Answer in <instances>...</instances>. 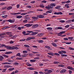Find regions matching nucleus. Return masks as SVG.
Masks as SVG:
<instances>
[{
	"label": "nucleus",
	"instance_id": "obj_58",
	"mask_svg": "<svg viewBox=\"0 0 74 74\" xmlns=\"http://www.w3.org/2000/svg\"><path fill=\"white\" fill-rule=\"evenodd\" d=\"M36 10L38 11H43V10H42V9H37Z\"/></svg>",
	"mask_w": 74,
	"mask_h": 74
},
{
	"label": "nucleus",
	"instance_id": "obj_41",
	"mask_svg": "<svg viewBox=\"0 0 74 74\" xmlns=\"http://www.w3.org/2000/svg\"><path fill=\"white\" fill-rule=\"evenodd\" d=\"M29 61L30 62H32V63H33V62H36V60H29Z\"/></svg>",
	"mask_w": 74,
	"mask_h": 74
},
{
	"label": "nucleus",
	"instance_id": "obj_15",
	"mask_svg": "<svg viewBox=\"0 0 74 74\" xmlns=\"http://www.w3.org/2000/svg\"><path fill=\"white\" fill-rule=\"evenodd\" d=\"M12 8V7L11 6H10L8 7L7 8V10H11Z\"/></svg>",
	"mask_w": 74,
	"mask_h": 74
},
{
	"label": "nucleus",
	"instance_id": "obj_36",
	"mask_svg": "<svg viewBox=\"0 0 74 74\" xmlns=\"http://www.w3.org/2000/svg\"><path fill=\"white\" fill-rule=\"evenodd\" d=\"M47 54H48V55H51V56H53V53H47Z\"/></svg>",
	"mask_w": 74,
	"mask_h": 74
},
{
	"label": "nucleus",
	"instance_id": "obj_5",
	"mask_svg": "<svg viewBox=\"0 0 74 74\" xmlns=\"http://www.w3.org/2000/svg\"><path fill=\"white\" fill-rule=\"evenodd\" d=\"M37 17L39 18H44V16L42 15H40L37 16Z\"/></svg>",
	"mask_w": 74,
	"mask_h": 74
},
{
	"label": "nucleus",
	"instance_id": "obj_12",
	"mask_svg": "<svg viewBox=\"0 0 74 74\" xmlns=\"http://www.w3.org/2000/svg\"><path fill=\"white\" fill-rule=\"evenodd\" d=\"M6 21H7V22H10V23H14V21H12V20H11V19L8 20H7Z\"/></svg>",
	"mask_w": 74,
	"mask_h": 74
},
{
	"label": "nucleus",
	"instance_id": "obj_21",
	"mask_svg": "<svg viewBox=\"0 0 74 74\" xmlns=\"http://www.w3.org/2000/svg\"><path fill=\"white\" fill-rule=\"evenodd\" d=\"M65 7L66 8H69V5L67 4H66L64 5Z\"/></svg>",
	"mask_w": 74,
	"mask_h": 74
},
{
	"label": "nucleus",
	"instance_id": "obj_37",
	"mask_svg": "<svg viewBox=\"0 0 74 74\" xmlns=\"http://www.w3.org/2000/svg\"><path fill=\"white\" fill-rule=\"evenodd\" d=\"M27 14V13H23L21 14L20 15H26Z\"/></svg>",
	"mask_w": 74,
	"mask_h": 74
},
{
	"label": "nucleus",
	"instance_id": "obj_13",
	"mask_svg": "<svg viewBox=\"0 0 74 74\" xmlns=\"http://www.w3.org/2000/svg\"><path fill=\"white\" fill-rule=\"evenodd\" d=\"M51 44L52 45L53 47H57V45L56 44H55V43H54V42L51 43Z\"/></svg>",
	"mask_w": 74,
	"mask_h": 74
},
{
	"label": "nucleus",
	"instance_id": "obj_30",
	"mask_svg": "<svg viewBox=\"0 0 74 74\" xmlns=\"http://www.w3.org/2000/svg\"><path fill=\"white\" fill-rule=\"evenodd\" d=\"M47 30H52V28L50 27H48L47 28Z\"/></svg>",
	"mask_w": 74,
	"mask_h": 74
},
{
	"label": "nucleus",
	"instance_id": "obj_61",
	"mask_svg": "<svg viewBox=\"0 0 74 74\" xmlns=\"http://www.w3.org/2000/svg\"><path fill=\"white\" fill-rule=\"evenodd\" d=\"M46 13H52V12L51 11H48L46 12Z\"/></svg>",
	"mask_w": 74,
	"mask_h": 74
},
{
	"label": "nucleus",
	"instance_id": "obj_53",
	"mask_svg": "<svg viewBox=\"0 0 74 74\" xmlns=\"http://www.w3.org/2000/svg\"><path fill=\"white\" fill-rule=\"evenodd\" d=\"M65 44H71V42H66Z\"/></svg>",
	"mask_w": 74,
	"mask_h": 74
},
{
	"label": "nucleus",
	"instance_id": "obj_42",
	"mask_svg": "<svg viewBox=\"0 0 74 74\" xmlns=\"http://www.w3.org/2000/svg\"><path fill=\"white\" fill-rule=\"evenodd\" d=\"M26 40V39H22L19 40L20 41H25Z\"/></svg>",
	"mask_w": 74,
	"mask_h": 74
},
{
	"label": "nucleus",
	"instance_id": "obj_38",
	"mask_svg": "<svg viewBox=\"0 0 74 74\" xmlns=\"http://www.w3.org/2000/svg\"><path fill=\"white\" fill-rule=\"evenodd\" d=\"M54 55H56V56H60V54H59L58 53H54Z\"/></svg>",
	"mask_w": 74,
	"mask_h": 74
},
{
	"label": "nucleus",
	"instance_id": "obj_22",
	"mask_svg": "<svg viewBox=\"0 0 74 74\" xmlns=\"http://www.w3.org/2000/svg\"><path fill=\"white\" fill-rule=\"evenodd\" d=\"M10 67V65H5L4 66V68H8Z\"/></svg>",
	"mask_w": 74,
	"mask_h": 74
},
{
	"label": "nucleus",
	"instance_id": "obj_1",
	"mask_svg": "<svg viewBox=\"0 0 74 74\" xmlns=\"http://www.w3.org/2000/svg\"><path fill=\"white\" fill-rule=\"evenodd\" d=\"M5 48H6L7 49H18V48L17 47L13 46L12 47L10 46H5Z\"/></svg>",
	"mask_w": 74,
	"mask_h": 74
},
{
	"label": "nucleus",
	"instance_id": "obj_3",
	"mask_svg": "<svg viewBox=\"0 0 74 74\" xmlns=\"http://www.w3.org/2000/svg\"><path fill=\"white\" fill-rule=\"evenodd\" d=\"M32 25H33V24H25L24 25V26H26L27 27H31Z\"/></svg>",
	"mask_w": 74,
	"mask_h": 74
},
{
	"label": "nucleus",
	"instance_id": "obj_52",
	"mask_svg": "<svg viewBox=\"0 0 74 74\" xmlns=\"http://www.w3.org/2000/svg\"><path fill=\"white\" fill-rule=\"evenodd\" d=\"M69 49L70 50H74V49L71 47H69Z\"/></svg>",
	"mask_w": 74,
	"mask_h": 74
},
{
	"label": "nucleus",
	"instance_id": "obj_63",
	"mask_svg": "<svg viewBox=\"0 0 74 74\" xmlns=\"http://www.w3.org/2000/svg\"><path fill=\"white\" fill-rule=\"evenodd\" d=\"M73 37H68V39H69V40H73Z\"/></svg>",
	"mask_w": 74,
	"mask_h": 74
},
{
	"label": "nucleus",
	"instance_id": "obj_56",
	"mask_svg": "<svg viewBox=\"0 0 74 74\" xmlns=\"http://www.w3.org/2000/svg\"><path fill=\"white\" fill-rule=\"evenodd\" d=\"M27 22V19H25V20H24L23 21V23H26V22Z\"/></svg>",
	"mask_w": 74,
	"mask_h": 74
},
{
	"label": "nucleus",
	"instance_id": "obj_40",
	"mask_svg": "<svg viewBox=\"0 0 74 74\" xmlns=\"http://www.w3.org/2000/svg\"><path fill=\"white\" fill-rule=\"evenodd\" d=\"M16 60H23V58H16Z\"/></svg>",
	"mask_w": 74,
	"mask_h": 74
},
{
	"label": "nucleus",
	"instance_id": "obj_60",
	"mask_svg": "<svg viewBox=\"0 0 74 74\" xmlns=\"http://www.w3.org/2000/svg\"><path fill=\"white\" fill-rule=\"evenodd\" d=\"M24 11H25V10H20L19 11V12H24Z\"/></svg>",
	"mask_w": 74,
	"mask_h": 74
},
{
	"label": "nucleus",
	"instance_id": "obj_62",
	"mask_svg": "<svg viewBox=\"0 0 74 74\" xmlns=\"http://www.w3.org/2000/svg\"><path fill=\"white\" fill-rule=\"evenodd\" d=\"M5 5V3H0V5Z\"/></svg>",
	"mask_w": 74,
	"mask_h": 74
},
{
	"label": "nucleus",
	"instance_id": "obj_46",
	"mask_svg": "<svg viewBox=\"0 0 74 74\" xmlns=\"http://www.w3.org/2000/svg\"><path fill=\"white\" fill-rule=\"evenodd\" d=\"M31 40V38H28L27 39H26V41H29Z\"/></svg>",
	"mask_w": 74,
	"mask_h": 74
},
{
	"label": "nucleus",
	"instance_id": "obj_10",
	"mask_svg": "<svg viewBox=\"0 0 74 74\" xmlns=\"http://www.w3.org/2000/svg\"><path fill=\"white\" fill-rule=\"evenodd\" d=\"M27 56V54H23L21 56V58H25V57H26V56Z\"/></svg>",
	"mask_w": 74,
	"mask_h": 74
},
{
	"label": "nucleus",
	"instance_id": "obj_11",
	"mask_svg": "<svg viewBox=\"0 0 74 74\" xmlns=\"http://www.w3.org/2000/svg\"><path fill=\"white\" fill-rule=\"evenodd\" d=\"M37 41L38 42V43H43L44 42V41L42 40H37Z\"/></svg>",
	"mask_w": 74,
	"mask_h": 74
},
{
	"label": "nucleus",
	"instance_id": "obj_18",
	"mask_svg": "<svg viewBox=\"0 0 74 74\" xmlns=\"http://www.w3.org/2000/svg\"><path fill=\"white\" fill-rule=\"evenodd\" d=\"M8 28H10V27L5 26V27H3L2 28V30H4V29H8Z\"/></svg>",
	"mask_w": 74,
	"mask_h": 74
},
{
	"label": "nucleus",
	"instance_id": "obj_47",
	"mask_svg": "<svg viewBox=\"0 0 74 74\" xmlns=\"http://www.w3.org/2000/svg\"><path fill=\"white\" fill-rule=\"evenodd\" d=\"M40 8H44L45 7V6L41 5H40Z\"/></svg>",
	"mask_w": 74,
	"mask_h": 74
},
{
	"label": "nucleus",
	"instance_id": "obj_39",
	"mask_svg": "<svg viewBox=\"0 0 74 74\" xmlns=\"http://www.w3.org/2000/svg\"><path fill=\"white\" fill-rule=\"evenodd\" d=\"M13 64L14 65H18L19 64V63H17V62H14L13 63Z\"/></svg>",
	"mask_w": 74,
	"mask_h": 74
},
{
	"label": "nucleus",
	"instance_id": "obj_4",
	"mask_svg": "<svg viewBox=\"0 0 74 74\" xmlns=\"http://www.w3.org/2000/svg\"><path fill=\"white\" fill-rule=\"evenodd\" d=\"M54 14H55V15H59V14L60 15H62V14H63V13L61 12H54Z\"/></svg>",
	"mask_w": 74,
	"mask_h": 74
},
{
	"label": "nucleus",
	"instance_id": "obj_51",
	"mask_svg": "<svg viewBox=\"0 0 74 74\" xmlns=\"http://www.w3.org/2000/svg\"><path fill=\"white\" fill-rule=\"evenodd\" d=\"M63 39L65 41L68 40H69V39L67 38H64Z\"/></svg>",
	"mask_w": 74,
	"mask_h": 74
},
{
	"label": "nucleus",
	"instance_id": "obj_49",
	"mask_svg": "<svg viewBox=\"0 0 74 74\" xmlns=\"http://www.w3.org/2000/svg\"><path fill=\"white\" fill-rule=\"evenodd\" d=\"M28 69L30 70H34V68H29Z\"/></svg>",
	"mask_w": 74,
	"mask_h": 74
},
{
	"label": "nucleus",
	"instance_id": "obj_31",
	"mask_svg": "<svg viewBox=\"0 0 74 74\" xmlns=\"http://www.w3.org/2000/svg\"><path fill=\"white\" fill-rule=\"evenodd\" d=\"M52 71L51 70H48L47 71V73H48L49 74V73H52Z\"/></svg>",
	"mask_w": 74,
	"mask_h": 74
},
{
	"label": "nucleus",
	"instance_id": "obj_28",
	"mask_svg": "<svg viewBox=\"0 0 74 74\" xmlns=\"http://www.w3.org/2000/svg\"><path fill=\"white\" fill-rule=\"evenodd\" d=\"M43 35V34L40 33L37 35L38 36H39V37H41Z\"/></svg>",
	"mask_w": 74,
	"mask_h": 74
},
{
	"label": "nucleus",
	"instance_id": "obj_44",
	"mask_svg": "<svg viewBox=\"0 0 74 74\" xmlns=\"http://www.w3.org/2000/svg\"><path fill=\"white\" fill-rule=\"evenodd\" d=\"M3 56H4V57H5V58H8L9 57L8 56L5 55H3Z\"/></svg>",
	"mask_w": 74,
	"mask_h": 74
},
{
	"label": "nucleus",
	"instance_id": "obj_59",
	"mask_svg": "<svg viewBox=\"0 0 74 74\" xmlns=\"http://www.w3.org/2000/svg\"><path fill=\"white\" fill-rule=\"evenodd\" d=\"M69 74H71L72 73V71L70 70H69L68 71Z\"/></svg>",
	"mask_w": 74,
	"mask_h": 74
},
{
	"label": "nucleus",
	"instance_id": "obj_50",
	"mask_svg": "<svg viewBox=\"0 0 74 74\" xmlns=\"http://www.w3.org/2000/svg\"><path fill=\"white\" fill-rule=\"evenodd\" d=\"M61 56H64V57H66V56H67V55L66 54H61Z\"/></svg>",
	"mask_w": 74,
	"mask_h": 74
},
{
	"label": "nucleus",
	"instance_id": "obj_45",
	"mask_svg": "<svg viewBox=\"0 0 74 74\" xmlns=\"http://www.w3.org/2000/svg\"><path fill=\"white\" fill-rule=\"evenodd\" d=\"M45 47L46 48H47V49H50V47H49V46H45Z\"/></svg>",
	"mask_w": 74,
	"mask_h": 74
},
{
	"label": "nucleus",
	"instance_id": "obj_16",
	"mask_svg": "<svg viewBox=\"0 0 74 74\" xmlns=\"http://www.w3.org/2000/svg\"><path fill=\"white\" fill-rule=\"evenodd\" d=\"M38 32H32L31 35H35V34H37Z\"/></svg>",
	"mask_w": 74,
	"mask_h": 74
},
{
	"label": "nucleus",
	"instance_id": "obj_19",
	"mask_svg": "<svg viewBox=\"0 0 74 74\" xmlns=\"http://www.w3.org/2000/svg\"><path fill=\"white\" fill-rule=\"evenodd\" d=\"M14 68H10L8 70L9 71H11L13 70H14Z\"/></svg>",
	"mask_w": 74,
	"mask_h": 74
},
{
	"label": "nucleus",
	"instance_id": "obj_17",
	"mask_svg": "<svg viewBox=\"0 0 74 74\" xmlns=\"http://www.w3.org/2000/svg\"><path fill=\"white\" fill-rule=\"evenodd\" d=\"M12 53V52L11 51L7 52L5 53V54L6 55H8V54H10V53Z\"/></svg>",
	"mask_w": 74,
	"mask_h": 74
},
{
	"label": "nucleus",
	"instance_id": "obj_2",
	"mask_svg": "<svg viewBox=\"0 0 74 74\" xmlns=\"http://www.w3.org/2000/svg\"><path fill=\"white\" fill-rule=\"evenodd\" d=\"M38 27V25L37 24H35L33 25L32 26V29H36V28H37V27Z\"/></svg>",
	"mask_w": 74,
	"mask_h": 74
},
{
	"label": "nucleus",
	"instance_id": "obj_14",
	"mask_svg": "<svg viewBox=\"0 0 74 74\" xmlns=\"http://www.w3.org/2000/svg\"><path fill=\"white\" fill-rule=\"evenodd\" d=\"M4 47L5 48V47H6V45L5 44H2L1 45V46H0V48H1Z\"/></svg>",
	"mask_w": 74,
	"mask_h": 74
},
{
	"label": "nucleus",
	"instance_id": "obj_24",
	"mask_svg": "<svg viewBox=\"0 0 74 74\" xmlns=\"http://www.w3.org/2000/svg\"><path fill=\"white\" fill-rule=\"evenodd\" d=\"M32 18L33 19H38V18L35 16L32 17Z\"/></svg>",
	"mask_w": 74,
	"mask_h": 74
},
{
	"label": "nucleus",
	"instance_id": "obj_32",
	"mask_svg": "<svg viewBox=\"0 0 74 74\" xmlns=\"http://www.w3.org/2000/svg\"><path fill=\"white\" fill-rule=\"evenodd\" d=\"M58 53H59V54H60L61 55L62 54H63V50L58 51Z\"/></svg>",
	"mask_w": 74,
	"mask_h": 74
},
{
	"label": "nucleus",
	"instance_id": "obj_26",
	"mask_svg": "<svg viewBox=\"0 0 74 74\" xmlns=\"http://www.w3.org/2000/svg\"><path fill=\"white\" fill-rule=\"evenodd\" d=\"M16 56H19V57H21V53H18L16 54Z\"/></svg>",
	"mask_w": 74,
	"mask_h": 74
},
{
	"label": "nucleus",
	"instance_id": "obj_43",
	"mask_svg": "<svg viewBox=\"0 0 74 74\" xmlns=\"http://www.w3.org/2000/svg\"><path fill=\"white\" fill-rule=\"evenodd\" d=\"M64 66V65L62 64L59 65H58L59 67H63Z\"/></svg>",
	"mask_w": 74,
	"mask_h": 74
},
{
	"label": "nucleus",
	"instance_id": "obj_9",
	"mask_svg": "<svg viewBox=\"0 0 74 74\" xmlns=\"http://www.w3.org/2000/svg\"><path fill=\"white\" fill-rule=\"evenodd\" d=\"M2 64H4V65H5V64H11V63H9L8 62H3L1 63Z\"/></svg>",
	"mask_w": 74,
	"mask_h": 74
},
{
	"label": "nucleus",
	"instance_id": "obj_29",
	"mask_svg": "<svg viewBox=\"0 0 74 74\" xmlns=\"http://www.w3.org/2000/svg\"><path fill=\"white\" fill-rule=\"evenodd\" d=\"M50 5L52 7H55V6H56V5H55L54 3H51Z\"/></svg>",
	"mask_w": 74,
	"mask_h": 74
},
{
	"label": "nucleus",
	"instance_id": "obj_35",
	"mask_svg": "<svg viewBox=\"0 0 74 74\" xmlns=\"http://www.w3.org/2000/svg\"><path fill=\"white\" fill-rule=\"evenodd\" d=\"M61 6H56L55 8H56V9H59V8H60Z\"/></svg>",
	"mask_w": 74,
	"mask_h": 74
},
{
	"label": "nucleus",
	"instance_id": "obj_54",
	"mask_svg": "<svg viewBox=\"0 0 74 74\" xmlns=\"http://www.w3.org/2000/svg\"><path fill=\"white\" fill-rule=\"evenodd\" d=\"M53 63L54 64H58V63H59V62H57V61H54L53 62Z\"/></svg>",
	"mask_w": 74,
	"mask_h": 74
},
{
	"label": "nucleus",
	"instance_id": "obj_6",
	"mask_svg": "<svg viewBox=\"0 0 74 74\" xmlns=\"http://www.w3.org/2000/svg\"><path fill=\"white\" fill-rule=\"evenodd\" d=\"M66 72V70L65 69H63L60 72V73H64Z\"/></svg>",
	"mask_w": 74,
	"mask_h": 74
},
{
	"label": "nucleus",
	"instance_id": "obj_55",
	"mask_svg": "<svg viewBox=\"0 0 74 74\" xmlns=\"http://www.w3.org/2000/svg\"><path fill=\"white\" fill-rule=\"evenodd\" d=\"M60 22H61V23H64L65 22V21L64 20H60Z\"/></svg>",
	"mask_w": 74,
	"mask_h": 74
},
{
	"label": "nucleus",
	"instance_id": "obj_25",
	"mask_svg": "<svg viewBox=\"0 0 74 74\" xmlns=\"http://www.w3.org/2000/svg\"><path fill=\"white\" fill-rule=\"evenodd\" d=\"M4 59V57L2 56H0V61H2V60Z\"/></svg>",
	"mask_w": 74,
	"mask_h": 74
},
{
	"label": "nucleus",
	"instance_id": "obj_20",
	"mask_svg": "<svg viewBox=\"0 0 74 74\" xmlns=\"http://www.w3.org/2000/svg\"><path fill=\"white\" fill-rule=\"evenodd\" d=\"M22 18V16L21 15H18L16 16V18H18V19H19L20 18Z\"/></svg>",
	"mask_w": 74,
	"mask_h": 74
},
{
	"label": "nucleus",
	"instance_id": "obj_57",
	"mask_svg": "<svg viewBox=\"0 0 74 74\" xmlns=\"http://www.w3.org/2000/svg\"><path fill=\"white\" fill-rule=\"evenodd\" d=\"M41 3H47V1L44 0L41 1Z\"/></svg>",
	"mask_w": 74,
	"mask_h": 74
},
{
	"label": "nucleus",
	"instance_id": "obj_64",
	"mask_svg": "<svg viewBox=\"0 0 74 74\" xmlns=\"http://www.w3.org/2000/svg\"><path fill=\"white\" fill-rule=\"evenodd\" d=\"M34 74H38V72L36 71H34Z\"/></svg>",
	"mask_w": 74,
	"mask_h": 74
},
{
	"label": "nucleus",
	"instance_id": "obj_8",
	"mask_svg": "<svg viewBox=\"0 0 74 74\" xmlns=\"http://www.w3.org/2000/svg\"><path fill=\"white\" fill-rule=\"evenodd\" d=\"M45 8L46 9H51L53 7L49 5L48 6H46L45 7Z\"/></svg>",
	"mask_w": 74,
	"mask_h": 74
},
{
	"label": "nucleus",
	"instance_id": "obj_27",
	"mask_svg": "<svg viewBox=\"0 0 74 74\" xmlns=\"http://www.w3.org/2000/svg\"><path fill=\"white\" fill-rule=\"evenodd\" d=\"M24 47L26 48H30V46L27 45H24Z\"/></svg>",
	"mask_w": 74,
	"mask_h": 74
},
{
	"label": "nucleus",
	"instance_id": "obj_34",
	"mask_svg": "<svg viewBox=\"0 0 74 74\" xmlns=\"http://www.w3.org/2000/svg\"><path fill=\"white\" fill-rule=\"evenodd\" d=\"M23 53L24 54H25V53H27V51H23Z\"/></svg>",
	"mask_w": 74,
	"mask_h": 74
},
{
	"label": "nucleus",
	"instance_id": "obj_23",
	"mask_svg": "<svg viewBox=\"0 0 74 74\" xmlns=\"http://www.w3.org/2000/svg\"><path fill=\"white\" fill-rule=\"evenodd\" d=\"M16 26V25H12V26L10 27H9V28H10V27H12V28H14V27H15Z\"/></svg>",
	"mask_w": 74,
	"mask_h": 74
},
{
	"label": "nucleus",
	"instance_id": "obj_33",
	"mask_svg": "<svg viewBox=\"0 0 74 74\" xmlns=\"http://www.w3.org/2000/svg\"><path fill=\"white\" fill-rule=\"evenodd\" d=\"M26 64L28 66H32V65L28 62H27Z\"/></svg>",
	"mask_w": 74,
	"mask_h": 74
},
{
	"label": "nucleus",
	"instance_id": "obj_48",
	"mask_svg": "<svg viewBox=\"0 0 74 74\" xmlns=\"http://www.w3.org/2000/svg\"><path fill=\"white\" fill-rule=\"evenodd\" d=\"M62 33H61V32H60L58 34V36H62Z\"/></svg>",
	"mask_w": 74,
	"mask_h": 74
},
{
	"label": "nucleus",
	"instance_id": "obj_7",
	"mask_svg": "<svg viewBox=\"0 0 74 74\" xmlns=\"http://www.w3.org/2000/svg\"><path fill=\"white\" fill-rule=\"evenodd\" d=\"M67 69H69V70H72V71H74V68H73L71 67V66H67Z\"/></svg>",
	"mask_w": 74,
	"mask_h": 74
}]
</instances>
